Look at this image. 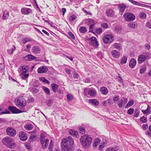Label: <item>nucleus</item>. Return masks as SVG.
I'll list each match as a JSON object with an SVG mask.
<instances>
[{"instance_id":"2","label":"nucleus","mask_w":151,"mask_h":151,"mask_svg":"<svg viewBox=\"0 0 151 151\" xmlns=\"http://www.w3.org/2000/svg\"><path fill=\"white\" fill-rule=\"evenodd\" d=\"M92 138L90 136L85 134L81 136L80 139L82 146L85 148L89 147L91 145Z\"/></svg>"},{"instance_id":"12","label":"nucleus","mask_w":151,"mask_h":151,"mask_svg":"<svg viewBox=\"0 0 151 151\" xmlns=\"http://www.w3.org/2000/svg\"><path fill=\"white\" fill-rule=\"evenodd\" d=\"M49 142V140L48 139H46L45 140L40 141L42 148L43 149H45L47 148Z\"/></svg>"},{"instance_id":"58","label":"nucleus","mask_w":151,"mask_h":151,"mask_svg":"<svg viewBox=\"0 0 151 151\" xmlns=\"http://www.w3.org/2000/svg\"><path fill=\"white\" fill-rule=\"evenodd\" d=\"M28 101L29 103H31L34 101V99L33 97H29L28 98Z\"/></svg>"},{"instance_id":"55","label":"nucleus","mask_w":151,"mask_h":151,"mask_svg":"<svg viewBox=\"0 0 151 151\" xmlns=\"http://www.w3.org/2000/svg\"><path fill=\"white\" fill-rule=\"evenodd\" d=\"M121 30V29L119 27H116L115 28V31L118 33H120Z\"/></svg>"},{"instance_id":"18","label":"nucleus","mask_w":151,"mask_h":151,"mask_svg":"<svg viewBox=\"0 0 151 151\" xmlns=\"http://www.w3.org/2000/svg\"><path fill=\"white\" fill-rule=\"evenodd\" d=\"M69 133L70 135L76 138H78L79 137L78 132L74 130H70L69 131Z\"/></svg>"},{"instance_id":"1","label":"nucleus","mask_w":151,"mask_h":151,"mask_svg":"<svg viewBox=\"0 0 151 151\" xmlns=\"http://www.w3.org/2000/svg\"><path fill=\"white\" fill-rule=\"evenodd\" d=\"M73 144L74 141L70 137L63 139L62 142V151H72L73 149Z\"/></svg>"},{"instance_id":"7","label":"nucleus","mask_w":151,"mask_h":151,"mask_svg":"<svg viewBox=\"0 0 151 151\" xmlns=\"http://www.w3.org/2000/svg\"><path fill=\"white\" fill-rule=\"evenodd\" d=\"M114 40V36L111 34H106L104 36L103 40L106 44L111 43Z\"/></svg>"},{"instance_id":"47","label":"nucleus","mask_w":151,"mask_h":151,"mask_svg":"<svg viewBox=\"0 0 151 151\" xmlns=\"http://www.w3.org/2000/svg\"><path fill=\"white\" fill-rule=\"evenodd\" d=\"M77 18L76 16L75 15H72L70 16L69 20L70 21H74Z\"/></svg>"},{"instance_id":"3","label":"nucleus","mask_w":151,"mask_h":151,"mask_svg":"<svg viewBox=\"0 0 151 151\" xmlns=\"http://www.w3.org/2000/svg\"><path fill=\"white\" fill-rule=\"evenodd\" d=\"M2 142L4 145L9 148H14L15 146L12 138L7 137L4 138L2 139Z\"/></svg>"},{"instance_id":"9","label":"nucleus","mask_w":151,"mask_h":151,"mask_svg":"<svg viewBox=\"0 0 151 151\" xmlns=\"http://www.w3.org/2000/svg\"><path fill=\"white\" fill-rule=\"evenodd\" d=\"M48 70V68L47 67L45 66H43L39 67L37 69L38 73H46Z\"/></svg>"},{"instance_id":"29","label":"nucleus","mask_w":151,"mask_h":151,"mask_svg":"<svg viewBox=\"0 0 151 151\" xmlns=\"http://www.w3.org/2000/svg\"><path fill=\"white\" fill-rule=\"evenodd\" d=\"M35 132L36 131L34 130L32 132L33 134H31L29 138L30 141H33L36 138V135L35 134Z\"/></svg>"},{"instance_id":"59","label":"nucleus","mask_w":151,"mask_h":151,"mask_svg":"<svg viewBox=\"0 0 151 151\" xmlns=\"http://www.w3.org/2000/svg\"><path fill=\"white\" fill-rule=\"evenodd\" d=\"M96 32L97 34H100L102 32V29L101 28H99L96 29Z\"/></svg>"},{"instance_id":"27","label":"nucleus","mask_w":151,"mask_h":151,"mask_svg":"<svg viewBox=\"0 0 151 151\" xmlns=\"http://www.w3.org/2000/svg\"><path fill=\"white\" fill-rule=\"evenodd\" d=\"M32 40V38L27 37H24L22 39V43L23 44H25L27 42L31 41Z\"/></svg>"},{"instance_id":"17","label":"nucleus","mask_w":151,"mask_h":151,"mask_svg":"<svg viewBox=\"0 0 151 151\" xmlns=\"http://www.w3.org/2000/svg\"><path fill=\"white\" fill-rule=\"evenodd\" d=\"M24 59L26 60L29 61L33 60H36L37 58L32 55H28L24 57Z\"/></svg>"},{"instance_id":"33","label":"nucleus","mask_w":151,"mask_h":151,"mask_svg":"<svg viewBox=\"0 0 151 151\" xmlns=\"http://www.w3.org/2000/svg\"><path fill=\"white\" fill-rule=\"evenodd\" d=\"M15 49L16 47L15 46L13 45L11 49L7 50V52L9 54L11 55L13 54V52L15 50Z\"/></svg>"},{"instance_id":"26","label":"nucleus","mask_w":151,"mask_h":151,"mask_svg":"<svg viewBox=\"0 0 151 151\" xmlns=\"http://www.w3.org/2000/svg\"><path fill=\"white\" fill-rule=\"evenodd\" d=\"M9 16V13L8 11H4L3 15V19L4 20H6L8 19Z\"/></svg>"},{"instance_id":"41","label":"nucleus","mask_w":151,"mask_h":151,"mask_svg":"<svg viewBox=\"0 0 151 151\" xmlns=\"http://www.w3.org/2000/svg\"><path fill=\"white\" fill-rule=\"evenodd\" d=\"M43 89L45 93L48 95L50 94V91L47 88L44 86Z\"/></svg>"},{"instance_id":"19","label":"nucleus","mask_w":151,"mask_h":151,"mask_svg":"<svg viewBox=\"0 0 151 151\" xmlns=\"http://www.w3.org/2000/svg\"><path fill=\"white\" fill-rule=\"evenodd\" d=\"M111 53L112 56L115 58H118L120 56V53L116 50H112L111 51Z\"/></svg>"},{"instance_id":"64","label":"nucleus","mask_w":151,"mask_h":151,"mask_svg":"<svg viewBox=\"0 0 151 151\" xmlns=\"http://www.w3.org/2000/svg\"><path fill=\"white\" fill-rule=\"evenodd\" d=\"M145 134L149 137H151V132L147 131L145 132Z\"/></svg>"},{"instance_id":"16","label":"nucleus","mask_w":151,"mask_h":151,"mask_svg":"<svg viewBox=\"0 0 151 151\" xmlns=\"http://www.w3.org/2000/svg\"><path fill=\"white\" fill-rule=\"evenodd\" d=\"M19 137L23 141L26 140L27 138V134L25 132H19Z\"/></svg>"},{"instance_id":"46","label":"nucleus","mask_w":151,"mask_h":151,"mask_svg":"<svg viewBox=\"0 0 151 151\" xmlns=\"http://www.w3.org/2000/svg\"><path fill=\"white\" fill-rule=\"evenodd\" d=\"M139 114V110L136 109L134 112V116L136 117H138Z\"/></svg>"},{"instance_id":"21","label":"nucleus","mask_w":151,"mask_h":151,"mask_svg":"<svg viewBox=\"0 0 151 151\" xmlns=\"http://www.w3.org/2000/svg\"><path fill=\"white\" fill-rule=\"evenodd\" d=\"M51 87L53 91L54 92H57L59 88V86L55 83H52L51 84Z\"/></svg>"},{"instance_id":"40","label":"nucleus","mask_w":151,"mask_h":151,"mask_svg":"<svg viewBox=\"0 0 151 151\" xmlns=\"http://www.w3.org/2000/svg\"><path fill=\"white\" fill-rule=\"evenodd\" d=\"M80 132L82 134H84L86 132V130L85 127H79Z\"/></svg>"},{"instance_id":"25","label":"nucleus","mask_w":151,"mask_h":151,"mask_svg":"<svg viewBox=\"0 0 151 151\" xmlns=\"http://www.w3.org/2000/svg\"><path fill=\"white\" fill-rule=\"evenodd\" d=\"M101 141L100 139L98 138H96L94 140V143L93 146L94 147H96L100 143Z\"/></svg>"},{"instance_id":"62","label":"nucleus","mask_w":151,"mask_h":151,"mask_svg":"<svg viewBox=\"0 0 151 151\" xmlns=\"http://www.w3.org/2000/svg\"><path fill=\"white\" fill-rule=\"evenodd\" d=\"M101 26L104 28H106L108 27V24L106 23H104L101 24Z\"/></svg>"},{"instance_id":"49","label":"nucleus","mask_w":151,"mask_h":151,"mask_svg":"<svg viewBox=\"0 0 151 151\" xmlns=\"http://www.w3.org/2000/svg\"><path fill=\"white\" fill-rule=\"evenodd\" d=\"M134 109L133 108H130L127 111V113L129 114H132L134 112Z\"/></svg>"},{"instance_id":"34","label":"nucleus","mask_w":151,"mask_h":151,"mask_svg":"<svg viewBox=\"0 0 151 151\" xmlns=\"http://www.w3.org/2000/svg\"><path fill=\"white\" fill-rule=\"evenodd\" d=\"M147 14L144 12H140L139 15V17L142 19H145L146 18Z\"/></svg>"},{"instance_id":"11","label":"nucleus","mask_w":151,"mask_h":151,"mask_svg":"<svg viewBox=\"0 0 151 151\" xmlns=\"http://www.w3.org/2000/svg\"><path fill=\"white\" fill-rule=\"evenodd\" d=\"M9 109L13 114H18L22 112V111L14 106H10L9 107Z\"/></svg>"},{"instance_id":"53","label":"nucleus","mask_w":151,"mask_h":151,"mask_svg":"<svg viewBox=\"0 0 151 151\" xmlns=\"http://www.w3.org/2000/svg\"><path fill=\"white\" fill-rule=\"evenodd\" d=\"M27 8H22L21 9V12L22 14L26 15Z\"/></svg>"},{"instance_id":"15","label":"nucleus","mask_w":151,"mask_h":151,"mask_svg":"<svg viewBox=\"0 0 151 151\" xmlns=\"http://www.w3.org/2000/svg\"><path fill=\"white\" fill-rule=\"evenodd\" d=\"M40 48L39 47L35 46L32 47V51L34 54H37L40 53Z\"/></svg>"},{"instance_id":"23","label":"nucleus","mask_w":151,"mask_h":151,"mask_svg":"<svg viewBox=\"0 0 151 151\" xmlns=\"http://www.w3.org/2000/svg\"><path fill=\"white\" fill-rule=\"evenodd\" d=\"M119 9L120 12L122 14L124 12L126 8L125 4H120L119 5Z\"/></svg>"},{"instance_id":"57","label":"nucleus","mask_w":151,"mask_h":151,"mask_svg":"<svg viewBox=\"0 0 151 151\" xmlns=\"http://www.w3.org/2000/svg\"><path fill=\"white\" fill-rule=\"evenodd\" d=\"M68 34L72 39L73 40L75 39V37H74V35L73 34H72L71 32H69L68 33Z\"/></svg>"},{"instance_id":"50","label":"nucleus","mask_w":151,"mask_h":151,"mask_svg":"<svg viewBox=\"0 0 151 151\" xmlns=\"http://www.w3.org/2000/svg\"><path fill=\"white\" fill-rule=\"evenodd\" d=\"M73 78L75 80L78 79L79 78V75L76 72H74L73 74Z\"/></svg>"},{"instance_id":"39","label":"nucleus","mask_w":151,"mask_h":151,"mask_svg":"<svg viewBox=\"0 0 151 151\" xmlns=\"http://www.w3.org/2000/svg\"><path fill=\"white\" fill-rule=\"evenodd\" d=\"M134 103V101L133 100H130L128 103L125 106L126 108H128L130 106H132Z\"/></svg>"},{"instance_id":"24","label":"nucleus","mask_w":151,"mask_h":151,"mask_svg":"<svg viewBox=\"0 0 151 151\" xmlns=\"http://www.w3.org/2000/svg\"><path fill=\"white\" fill-rule=\"evenodd\" d=\"M100 91L104 95H106L108 92V90L106 88L103 86L100 88Z\"/></svg>"},{"instance_id":"44","label":"nucleus","mask_w":151,"mask_h":151,"mask_svg":"<svg viewBox=\"0 0 151 151\" xmlns=\"http://www.w3.org/2000/svg\"><path fill=\"white\" fill-rule=\"evenodd\" d=\"M140 120L142 123H145L147 122V119L145 116H143L140 119Z\"/></svg>"},{"instance_id":"48","label":"nucleus","mask_w":151,"mask_h":151,"mask_svg":"<svg viewBox=\"0 0 151 151\" xmlns=\"http://www.w3.org/2000/svg\"><path fill=\"white\" fill-rule=\"evenodd\" d=\"M29 76V74H22V75L21 76V78L23 80H25L26 78H27Z\"/></svg>"},{"instance_id":"32","label":"nucleus","mask_w":151,"mask_h":151,"mask_svg":"<svg viewBox=\"0 0 151 151\" xmlns=\"http://www.w3.org/2000/svg\"><path fill=\"white\" fill-rule=\"evenodd\" d=\"M28 67L27 66H22L21 68H20V70L22 72V74H25L27 72Z\"/></svg>"},{"instance_id":"56","label":"nucleus","mask_w":151,"mask_h":151,"mask_svg":"<svg viewBox=\"0 0 151 151\" xmlns=\"http://www.w3.org/2000/svg\"><path fill=\"white\" fill-rule=\"evenodd\" d=\"M146 25L147 26L150 28H151V21H149L146 23Z\"/></svg>"},{"instance_id":"51","label":"nucleus","mask_w":151,"mask_h":151,"mask_svg":"<svg viewBox=\"0 0 151 151\" xmlns=\"http://www.w3.org/2000/svg\"><path fill=\"white\" fill-rule=\"evenodd\" d=\"M146 68L145 66L142 67L140 70V73L142 74L144 73L145 71L146 70Z\"/></svg>"},{"instance_id":"5","label":"nucleus","mask_w":151,"mask_h":151,"mask_svg":"<svg viewBox=\"0 0 151 151\" xmlns=\"http://www.w3.org/2000/svg\"><path fill=\"white\" fill-rule=\"evenodd\" d=\"M97 94L96 90L93 88H85L84 89V95L87 96V95H89L92 97L95 96Z\"/></svg>"},{"instance_id":"31","label":"nucleus","mask_w":151,"mask_h":151,"mask_svg":"<svg viewBox=\"0 0 151 151\" xmlns=\"http://www.w3.org/2000/svg\"><path fill=\"white\" fill-rule=\"evenodd\" d=\"M127 57L125 56H124L121 59L120 63L121 64H125L127 63Z\"/></svg>"},{"instance_id":"37","label":"nucleus","mask_w":151,"mask_h":151,"mask_svg":"<svg viewBox=\"0 0 151 151\" xmlns=\"http://www.w3.org/2000/svg\"><path fill=\"white\" fill-rule=\"evenodd\" d=\"M79 31L81 33H85L86 32L87 30L86 27L84 26H81L79 28Z\"/></svg>"},{"instance_id":"13","label":"nucleus","mask_w":151,"mask_h":151,"mask_svg":"<svg viewBox=\"0 0 151 151\" xmlns=\"http://www.w3.org/2000/svg\"><path fill=\"white\" fill-rule=\"evenodd\" d=\"M91 44L95 47H97L98 46V43L96 37H92L91 39Z\"/></svg>"},{"instance_id":"28","label":"nucleus","mask_w":151,"mask_h":151,"mask_svg":"<svg viewBox=\"0 0 151 151\" xmlns=\"http://www.w3.org/2000/svg\"><path fill=\"white\" fill-rule=\"evenodd\" d=\"M128 26L130 28L134 29L137 27V25L136 23L134 22H133L129 23Z\"/></svg>"},{"instance_id":"43","label":"nucleus","mask_w":151,"mask_h":151,"mask_svg":"<svg viewBox=\"0 0 151 151\" xmlns=\"http://www.w3.org/2000/svg\"><path fill=\"white\" fill-rule=\"evenodd\" d=\"M40 80L43 82L49 84V82L44 77H41L40 78Z\"/></svg>"},{"instance_id":"63","label":"nucleus","mask_w":151,"mask_h":151,"mask_svg":"<svg viewBox=\"0 0 151 151\" xmlns=\"http://www.w3.org/2000/svg\"><path fill=\"white\" fill-rule=\"evenodd\" d=\"M97 56L99 58H101L102 57V53L100 52H98L97 53Z\"/></svg>"},{"instance_id":"42","label":"nucleus","mask_w":151,"mask_h":151,"mask_svg":"<svg viewBox=\"0 0 151 151\" xmlns=\"http://www.w3.org/2000/svg\"><path fill=\"white\" fill-rule=\"evenodd\" d=\"M53 142L52 140L50 141V145L49 146V151H52V149L53 148Z\"/></svg>"},{"instance_id":"36","label":"nucleus","mask_w":151,"mask_h":151,"mask_svg":"<svg viewBox=\"0 0 151 151\" xmlns=\"http://www.w3.org/2000/svg\"><path fill=\"white\" fill-rule=\"evenodd\" d=\"M47 136V134L44 133H42L41 134L40 138V141H43V140L46 139L45 137H46Z\"/></svg>"},{"instance_id":"60","label":"nucleus","mask_w":151,"mask_h":151,"mask_svg":"<svg viewBox=\"0 0 151 151\" xmlns=\"http://www.w3.org/2000/svg\"><path fill=\"white\" fill-rule=\"evenodd\" d=\"M144 47L146 50H149L150 48V46L149 44H147L145 45Z\"/></svg>"},{"instance_id":"54","label":"nucleus","mask_w":151,"mask_h":151,"mask_svg":"<svg viewBox=\"0 0 151 151\" xmlns=\"http://www.w3.org/2000/svg\"><path fill=\"white\" fill-rule=\"evenodd\" d=\"M116 150L114 148L110 147L107 148L105 151H116Z\"/></svg>"},{"instance_id":"8","label":"nucleus","mask_w":151,"mask_h":151,"mask_svg":"<svg viewBox=\"0 0 151 151\" xmlns=\"http://www.w3.org/2000/svg\"><path fill=\"white\" fill-rule=\"evenodd\" d=\"M124 17L127 21H133L135 19V16L132 13H127L124 15Z\"/></svg>"},{"instance_id":"61","label":"nucleus","mask_w":151,"mask_h":151,"mask_svg":"<svg viewBox=\"0 0 151 151\" xmlns=\"http://www.w3.org/2000/svg\"><path fill=\"white\" fill-rule=\"evenodd\" d=\"M142 111L144 114H149L150 113V111H149V110H148V109H147L145 110H142Z\"/></svg>"},{"instance_id":"6","label":"nucleus","mask_w":151,"mask_h":151,"mask_svg":"<svg viewBox=\"0 0 151 151\" xmlns=\"http://www.w3.org/2000/svg\"><path fill=\"white\" fill-rule=\"evenodd\" d=\"M150 57V54L148 52L144 53L139 55L138 57V62L139 64L142 63L146 60L148 59Z\"/></svg>"},{"instance_id":"52","label":"nucleus","mask_w":151,"mask_h":151,"mask_svg":"<svg viewBox=\"0 0 151 151\" xmlns=\"http://www.w3.org/2000/svg\"><path fill=\"white\" fill-rule=\"evenodd\" d=\"M46 103L48 106H50L52 105V102L51 100H48L46 101Z\"/></svg>"},{"instance_id":"30","label":"nucleus","mask_w":151,"mask_h":151,"mask_svg":"<svg viewBox=\"0 0 151 151\" xmlns=\"http://www.w3.org/2000/svg\"><path fill=\"white\" fill-rule=\"evenodd\" d=\"M114 47L116 49L119 50L122 49V46L119 43H115L113 44Z\"/></svg>"},{"instance_id":"20","label":"nucleus","mask_w":151,"mask_h":151,"mask_svg":"<svg viewBox=\"0 0 151 151\" xmlns=\"http://www.w3.org/2000/svg\"><path fill=\"white\" fill-rule=\"evenodd\" d=\"M137 63L136 60L134 58H132L130 61L129 66L132 68H133L136 65Z\"/></svg>"},{"instance_id":"14","label":"nucleus","mask_w":151,"mask_h":151,"mask_svg":"<svg viewBox=\"0 0 151 151\" xmlns=\"http://www.w3.org/2000/svg\"><path fill=\"white\" fill-rule=\"evenodd\" d=\"M7 133L8 135L11 136L16 135V131L12 128H8L6 129Z\"/></svg>"},{"instance_id":"45","label":"nucleus","mask_w":151,"mask_h":151,"mask_svg":"<svg viewBox=\"0 0 151 151\" xmlns=\"http://www.w3.org/2000/svg\"><path fill=\"white\" fill-rule=\"evenodd\" d=\"M67 99L69 101H70L73 99V97L72 95L68 94L67 95Z\"/></svg>"},{"instance_id":"38","label":"nucleus","mask_w":151,"mask_h":151,"mask_svg":"<svg viewBox=\"0 0 151 151\" xmlns=\"http://www.w3.org/2000/svg\"><path fill=\"white\" fill-rule=\"evenodd\" d=\"M25 128L28 130H31L33 128V126L30 124H28L24 126Z\"/></svg>"},{"instance_id":"4","label":"nucleus","mask_w":151,"mask_h":151,"mask_svg":"<svg viewBox=\"0 0 151 151\" xmlns=\"http://www.w3.org/2000/svg\"><path fill=\"white\" fill-rule=\"evenodd\" d=\"M15 102L16 105L20 108L24 107L27 104L26 100L22 97H19L16 99Z\"/></svg>"},{"instance_id":"10","label":"nucleus","mask_w":151,"mask_h":151,"mask_svg":"<svg viewBox=\"0 0 151 151\" xmlns=\"http://www.w3.org/2000/svg\"><path fill=\"white\" fill-rule=\"evenodd\" d=\"M88 103L94 106H97L99 104V101L96 99H90L88 100Z\"/></svg>"},{"instance_id":"22","label":"nucleus","mask_w":151,"mask_h":151,"mask_svg":"<svg viewBox=\"0 0 151 151\" xmlns=\"http://www.w3.org/2000/svg\"><path fill=\"white\" fill-rule=\"evenodd\" d=\"M106 14L109 17H112L114 14V12L111 9L107 10L106 12Z\"/></svg>"},{"instance_id":"35","label":"nucleus","mask_w":151,"mask_h":151,"mask_svg":"<svg viewBox=\"0 0 151 151\" xmlns=\"http://www.w3.org/2000/svg\"><path fill=\"white\" fill-rule=\"evenodd\" d=\"M86 23L88 25L91 24H96V22L92 19H87L86 20Z\"/></svg>"}]
</instances>
